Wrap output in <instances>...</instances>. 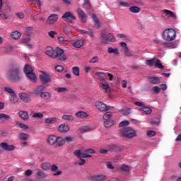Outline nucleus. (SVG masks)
Returning a JSON list of instances; mask_svg holds the SVG:
<instances>
[{
  "label": "nucleus",
  "mask_w": 181,
  "mask_h": 181,
  "mask_svg": "<svg viewBox=\"0 0 181 181\" xmlns=\"http://www.w3.org/2000/svg\"><path fill=\"white\" fill-rule=\"evenodd\" d=\"M6 78L8 81H21L23 78L21 69L18 66H12L6 72Z\"/></svg>",
  "instance_id": "obj_1"
},
{
  "label": "nucleus",
  "mask_w": 181,
  "mask_h": 181,
  "mask_svg": "<svg viewBox=\"0 0 181 181\" xmlns=\"http://www.w3.org/2000/svg\"><path fill=\"white\" fill-rule=\"evenodd\" d=\"M23 71L25 74V76L32 83H36V81H37V76H36V74L33 72V68H32L30 64H25L23 69Z\"/></svg>",
  "instance_id": "obj_2"
},
{
  "label": "nucleus",
  "mask_w": 181,
  "mask_h": 181,
  "mask_svg": "<svg viewBox=\"0 0 181 181\" xmlns=\"http://www.w3.org/2000/svg\"><path fill=\"white\" fill-rule=\"evenodd\" d=\"M176 38V30L173 28H168L163 33V40H167L168 42H172Z\"/></svg>",
  "instance_id": "obj_3"
},
{
  "label": "nucleus",
  "mask_w": 181,
  "mask_h": 181,
  "mask_svg": "<svg viewBox=\"0 0 181 181\" xmlns=\"http://www.w3.org/2000/svg\"><path fill=\"white\" fill-rule=\"evenodd\" d=\"M120 134L122 136L128 138V139H131L132 138L136 136V132L131 127L120 129Z\"/></svg>",
  "instance_id": "obj_4"
},
{
  "label": "nucleus",
  "mask_w": 181,
  "mask_h": 181,
  "mask_svg": "<svg viewBox=\"0 0 181 181\" xmlns=\"http://www.w3.org/2000/svg\"><path fill=\"white\" fill-rule=\"evenodd\" d=\"M55 59L57 62H59L60 63L64 62V60H67V55L64 54V50L63 49L57 47L55 48Z\"/></svg>",
  "instance_id": "obj_5"
},
{
  "label": "nucleus",
  "mask_w": 181,
  "mask_h": 181,
  "mask_svg": "<svg viewBox=\"0 0 181 181\" xmlns=\"http://www.w3.org/2000/svg\"><path fill=\"white\" fill-rule=\"evenodd\" d=\"M39 74V80L41 81L43 86H46L49 84V83H52V76L49 75L46 71H40Z\"/></svg>",
  "instance_id": "obj_6"
},
{
  "label": "nucleus",
  "mask_w": 181,
  "mask_h": 181,
  "mask_svg": "<svg viewBox=\"0 0 181 181\" xmlns=\"http://www.w3.org/2000/svg\"><path fill=\"white\" fill-rule=\"evenodd\" d=\"M95 105L100 112H105V111H108V110H110V106H107L103 102L96 101L95 103Z\"/></svg>",
  "instance_id": "obj_7"
},
{
  "label": "nucleus",
  "mask_w": 181,
  "mask_h": 181,
  "mask_svg": "<svg viewBox=\"0 0 181 181\" xmlns=\"http://www.w3.org/2000/svg\"><path fill=\"white\" fill-rule=\"evenodd\" d=\"M62 19H66V22H69V23H73L76 21V16L71 13V12H66L62 16Z\"/></svg>",
  "instance_id": "obj_8"
},
{
  "label": "nucleus",
  "mask_w": 181,
  "mask_h": 181,
  "mask_svg": "<svg viewBox=\"0 0 181 181\" xmlns=\"http://www.w3.org/2000/svg\"><path fill=\"white\" fill-rule=\"evenodd\" d=\"M78 17L81 21L82 23H86L87 22V15L84 11L81 10V8L77 9Z\"/></svg>",
  "instance_id": "obj_9"
},
{
  "label": "nucleus",
  "mask_w": 181,
  "mask_h": 181,
  "mask_svg": "<svg viewBox=\"0 0 181 181\" xmlns=\"http://www.w3.org/2000/svg\"><path fill=\"white\" fill-rule=\"evenodd\" d=\"M90 179L92 181H103V180H105V179H107V175H105L104 174L91 175V176H90Z\"/></svg>",
  "instance_id": "obj_10"
},
{
  "label": "nucleus",
  "mask_w": 181,
  "mask_h": 181,
  "mask_svg": "<svg viewBox=\"0 0 181 181\" xmlns=\"http://www.w3.org/2000/svg\"><path fill=\"white\" fill-rule=\"evenodd\" d=\"M0 148H1V149H4V151H13V149H15V146L9 145L6 142H1L0 144Z\"/></svg>",
  "instance_id": "obj_11"
},
{
  "label": "nucleus",
  "mask_w": 181,
  "mask_h": 181,
  "mask_svg": "<svg viewBox=\"0 0 181 181\" xmlns=\"http://www.w3.org/2000/svg\"><path fill=\"white\" fill-rule=\"evenodd\" d=\"M57 19H59V17L56 14L49 16L47 20V25H53L55 22H57Z\"/></svg>",
  "instance_id": "obj_12"
},
{
  "label": "nucleus",
  "mask_w": 181,
  "mask_h": 181,
  "mask_svg": "<svg viewBox=\"0 0 181 181\" xmlns=\"http://www.w3.org/2000/svg\"><path fill=\"white\" fill-rule=\"evenodd\" d=\"M64 144H66L64 139H63L62 136H57L54 147L59 148V146H63Z\"/></svg>",
  "instance_id": "obj_13"
},
{
  "label": "nucleus",
  "mask_w": 181,
  "mask_h": 181,
  "mask_svg": "<svg viewBox=\"0 0 181 181\" xmlns=\"http://www.w3.org/2000/svg\"><path fill=\"white\" fill-rule=\"evenodd\" d=\"M58 131L59 132L64 134L68 132V131H70V127H69V124H62L58 127Z\"/></svg>",
  "instance_id": "obj_14"
},
{
  "label": "nucleus",
  "mask_w": 181,
  "mask_h": 181,
  "mask_svg": "<svg viewBox=\"0 0 181 181\" xmlns=\"http://www.w3.org/2000/svg\"><path fill=\"white\" fill-rule=\"evenodd\" d=\"M107 148L109 152H121V151H122V148L118 147V146L115 144L109 145Z\"/></svg>",
  "instance_id": "obj_15"
},
{
  "label": "nucleus",
  "mask_w": 181,
  "mask_h": 181,
  "mask_svg": "<svg viewBox=\"0 0 181 181\" xmlns=\"http://www.w3.org/2000/svg\"><path fill=\"white\" fill-rule=\"evenodd\" d=\"M45 53L47 56H49L51 59H55L56 51H54V49L51 47H47Z\"/></svg>",
  "instance_id": "obj_16"
},
{
  "label": "nucleus",
  "mask_w": 181,
  "mask_h": 181,
  "mask_svg": "<svg viewBox=\"0 0 181 181\" xmlns=\"http://www.w3.org/2000/svg\"><path fill=\"white\" fill-rule=\"evenodd\" d=\"M57 139V136H56V135H51L48 136L47 142L49 144V145L54 146Z\"/></svg>",
  "instance_id": "obj_17"
},
{
  "label": "nucleus",
  "mask_w": 181,
  "mask_h": 181,
  "mask_svg": "<svg viewBox=\"0 0 181 181\" xmlns=\"http://www.w3.org/2000/svg\"><path fill=\"white\" fill-rule=\"evenodd\" d=\"M71 45L74 47H76V49H80V47H83V46H84V40H78L72 42Z\"/></svg>",
  "instance_id": "obj_18"
},
{
  "label": "nucleus",
  "mask_w": 181,
  "mask_h": 181,
  "mask_svg": "<svg viewBox=\"0 0 181 181\" xmlns=\"http://www.w3.org/2000/svg\"><path fill=\"white\" fill-rule=\"evenodd\" d=\"M20 98L24 101V103H30V96L26 93H19Z\"/></svg>",
  "instance_id": "obj_19"
},
{
  "label": "nucleus",
  "mask_w": 181,
  "mask_h": 181,
  "mask_svg": "<svg viewBox=\"0 0 181 181\" xmlns=\"http://www.w3.org/2000/svg\"><path fill=\"white\" fill-rule=\"evenodd\" d=\"M163 15L165 16H168V18H173V19H176V16L173 12L169 11V10H163Z\"/></svg>",
  "instance_id": "obj_20"
},
{
  "label": "nucleus",
  "mask_w": 181,
  "mask_h": 181,
  "mask_svg": "<svg viewBox=\"0 0 181 181\" xmlns=\"http://www.w3.org/2000/svg\"><path fill=\"white\" fill-rule=\"evenodd\" d=\"M139 111H141V112H145V114H146V115H149V114H152V109H151V107H146L145 105L144 106V107L140 108Z\"/></svg>",
  "instance_id": "obj_21"
},
{
  "label": "nucleus",
  "mask_w": 181,
  "mask_h": 181,
  "mask_svg": "<svg viewBox=\"0 0 181 181\" xmlns=\"http://www.w3.org/2000/svg\"><path fill=\"white\" fill-rule=\"evenodd\" d=\"M107 53L109 54L113 53V54H115V56H118L119 54V50L118 49V48L114 49L110 47L107 48Z\"/></svg>",
  "instance_id": "obj_22"
},
{
  "label": "nucleus",
  "mask_w": 181,
  "mask_h": 181,
  "mask_svg": "<svg viewBox=\"0 0 181 181\" xmlns=\"http://www.w3.org/2000/svg\"><path fill=\"white\" fill-rule=\"evenodd\" d=\"M129 11L132 13H138L141 12V8H139L136 6H132L129 8Z\"/></svg>",
  "instance_id": "obj_23"
},
{
  "label": "nucleus",
  "mask_w": 181,
  "mask_h": 181,
  "mask_svg": "<svg viewBox=\"0 0 181 181\" xmlns=\"http://www.w3.org/2000/svg\"><path fill=\"white\" fill-rule=\"evenodd\" d=\"M149 82L151 84H159L160 83V79L156 76L150 77Z\"/></svg>",
  "instance_id": "obj_24"
},
{
  "label": "nucleus",
  "mask_w": 181,
  "mask_h": 181,
  "mask_svg": "<svg viewBox=\"0 0 181 181\" xmlns=\"http://www.w3.org/2000/svg\"><path fill=\"white\" fill-rule=\"evenodd\" d=\"M75 115H76V117H77L78 118H87V117H88V114H87L86 112H83V111L77 112L75 114Z\"/></svg>",
  "instance_id": "obj_25"
},
{
  "label": "nucleus",
  "mask_w": 181,
  "mask_h": 181,
  "mask_svg": "<svg viewBox=\"0 0 181 181\" xmlns=\"http://www.w3.org/2000/svg\"><path fill=\"white\" fill-rule=\"evenodd\" d=\"M4 91L6 93H8V94H11L13 98H15V97H16V93H15V91H13V89L9 87L4 88Z\"/></svg>",
  "instance_id": "obj_26"
},
{
  "label": "nucleus",
  "mask_w": 181,
  "mask_h": 181,
  "mask_svg": "<svg viewBox=\"0 0 181 181\" xmlns=\"http://www.w3.org/2000/svg\"><path fill=\"white\" fill-rule=\"evenodd\" d=\"M41 98H44L45 100H50L52 95L49 92H42L40 93Z\"/></svg>",
  "instance_id": "obj_27"
},
{
  "label": "nucleus",
  "mask_w": 181,
  "mask_h": 181,
  "mask_svg": "<svg viewBox=\"0 0 181 181\" xmlns=\"http://www.w3.org/2000/svg\"><path fill=\"white\" fill-rule=\"evenodd\" d=\"M58 118L57 117H48L45 119V124H54V122H57Z\"/></svg>",
  "instance_id": "obj_28"
},
{
  "label": "nucleus",
  "mask_w": 181,
  "mask_h": 181,
  "mask_svg": "<svg viewBox=\"0 0 181 181\" xmlns=\"http://www.w3.org/2000/svg\"><path fill=\"white\" fill-rule=\"evenodd\" d=\"M51 166L52 165H50V163H47V162H45L41 164V168L43 170H49Z\"/></svg>",
  "instance_id": "obj_29"
},
{
  "label": "nucleus",
  "mask_w": 181,
  "mask_h": 181,
  "mask_svg": "<svg viewBox=\"0 0 181 181\" xmlns=\"http://www.w3.org/2000/svg\"><path fill=\"white\" fill-rule=\"evenodd\" d=\"M161 45L165 47H173V49H175V47H177L176 44H173V42H161Z\"/></svg>",
  "instance_id": "obj_30"
},
{
  "label": "nucleus",
  "mask_w": 181,
  "mask_h": 181,
  "mask_svg": "<svg viewBox=\"0 0 181 181\" xmlns=\"http://www.w3.org/2000/svg\"><path fill=\"white\" fill-rule=\"evenodd\" d=\"M2 0H0V16L1 18H3L4 19H8V16H6V13L5 12L2 11Z\"/></svg>",
  "instance_id": "obj_31"
},
{
  "label": "nucleus",
  "mask_w": 181,
  "mask_h": 181,
  "mask_svg": "<svg viewBox=\"0 0 181 181\" xmlns=\"http://www.w3.org/2000/svg\"><path fill=\"white\" fill-rule=\"evenodd\" d=\"M43 90H45V85H40L37 86V88L35 89V94L41 95L42 93H43Z\"/></svg>",
  "instance_id": "obj_32"
},
{
  "label": "nucleus",
  "mask_w": 181,
  "mask_h": 181,
  "mask_svg": "<svg viewBox=\"0 0 181 181\" xmlns=\"http://www.w3.org/2000/svg\"><path fill=\"white\" fill-rule=\"evenodd\" d=\"M108 42H117V39H115L112 33H109L107 35V43H108Z\"/></svg>",
  "instance_id": "obj_33"
},
{
  "label": "nucleus",
  "mask_w": 181,
  "mask_h": 181,
  "mask_svg": "<svg viewBox=\"0 0 181 181\" xmlns=\"http://www.w3.org/2000/svg\"><path fill=\"white\" fill-rule=\"evenodd\" d=\"M21 33L18 31H14L11 36L13 37V39H15L16 40H18V39H21Z\"/></svg>",
  "instance_id": "obj_34"
},
{
  "label": "nucleus",
  "mask_w": 181,
  "mask_h": 181,
  "mask_svg": "<svg viewBox=\"0 0 181 181\" xmlns=\"http://www.w3.org/2000/svg\"><path fill=\"white\" fill-rule=\"evenodd\" d=\"M154 66L157 67V69H164L163 65H162V63H160V60L159 59H156V61H154Z\"/></svg>",
  "instance_id": "obj_35"
},
{
  "label": "nucleus",
  "mask_w": 181,
  "mask_h": 181,
  "mask_svg": "<svg viewBox=\"0 0 181 181\" xmlns=\"http://www.w3.org/2000/svg\"><path fill=\"white\" fill-rule=\"evenodd\" d=\"M103 124L106 128H111V127H112V125H114V121L113 120H106L104 122Z\"/></svg>",
  "instance_id": "obj_36"
},
{
  "label": "nucleus",
  "mask_w": 181,
  "mask_h": 181,
  "mask_svg": "<svg viewBox=\"0 0 181 181\" xmlns=\"http://www.w3.org/2000/svg\"><path fill=\"white\" fill-rule=\"evenodd\" d=\"M20 139H21V141H28V139L29 138V134H26V133H21L18 135Z\"/></svg>",
  "instance_id": "obj_37"
},
{
  "label": "nucleus",
  "mask_w": 181,
  "mask_h": 181,
  "mask_svg": "<svg viewBox=\"0 0 181 181\" xmlns=\"http://www.w3.org/2000/svg\"><path fill=\"white\" fill-rule=\"evenodd\" d=\"M36 175L37 176H38V177H40L41 179H45L46 177V173H45V172L40 170H38L37 171Z\"/></svg>",
  "instance_id": "obj_38"
},
{
  "label": "nucleus",
  "mask_w": 181,
  "mask_h": 181,
  "mask_svg": "<svg viewBox=\"0 0 181 181\" xmlns=\"http://www.w3.org/2000/svg\"><path fill=\"white\" fill-rule=\"evenodd\" d=\"M30 2H33V4H35L36 8H38V9H40V7L42 6V2L40 0H29Z\"/></svg>",
  "instance_id": "obj_39"
},
{
  "label": "nucleus",
  "mask_w": 181,
  "mask_h": 181,
  "mask_svg": "<svg viewBox=\"0 0 181 181\" xmlns=\"http://www.w3.org/2000/svg\"><path fill=\"white\" fill-rule=\"evenodd\" d=\"M19 115L22 119H28L29 118V115H28V112H23V111H20L19 112Z\"/></svg>",
  "instance_id": "obj_40"
},
{
  "label": "nucleus",
  "mask_w": 181,
  "mask_h": 181,
  "mask_svg": "<svg viewBox=\"0 0 181 181\" xmlns=\"http://www.w3.org/2000/svg\"><path fill=\"white\" fill-rule=\"evenodd\" d=\"M72 73L74 76H80V68L78 66H74L72 68Z\"/></svg>",
  "instance_id": "obj_41"
},
{
  "label": "nucleus",
  "mask_w": 181,
  "mask_h": 181,
  "mask_svg": "<svg viewBox=\"0 0 181 181\" xmlns=\"http://www.w3.org/2000/svg\"><path fill=\"white\" fill-rule=\"evenodd\" d=\"M101 42L100 43L102 45H107V37H105V33H102L100 35Z\"/></svg>",
  "instance_id": "obj_42"
},
{
  "label": "nucleus",
  "mask_w": 181,
  "mask_h": 181,
  "mask_svg": "<svg viewBox=\"0 0 181 181\" xmlns=\"http://www.w3.org/2000/svg\"><path fill=\"white\" fill-rule=\"evenodd\" d=\"M112 117V113L111 112H107L103 115V119H106V121L110 120V118Z\"/></svg>",
  "instance_id": "obj_43"
},
{
  "label": "nucleus",
  "mask_w": 181,
  "mask_h": 181,
  "mask_svg": "<svg viewBox=\"0 0 181 181\" xmlns=\"http://www.w3.org/2000/svg\"><path fill=\"white\" fill-rule=\"evenodd\" d=\"M124 56H126V57H131L134 56V54H132V52L129 51V48L128 47H126V49H124Z\"/></svg>",
  "instance_id": "obj_44"
},
{
  "label": "nucleus",
  "mask_w": 181,
  "mask_h": 181,
  "mask_svg": "<svg viewBox=\"0 0 181 181\" xmlns=\"http://www.w3.org/2000/svg\"><path fill=\"white\" fill-rule=\"evenodd\" d=\"M160 121L159 120V118L155 117L152 119L150 122L151 125H159Z\"/></svg>",
  "instance_id": "obj_45"
},
{
  "label": "nucleus",
  "mask_w": 181,
  "mask_h": 181,
  "mask_svg": "<svg viewBox=\"0 0 181 181\" xmlns=\"http://www.w3.org/2000/svg\"><path fill=\"white\" fill-rule=\"evenodd\" d=\"M101 88L105 91H110V85L107 83H100Z\"/></svg>",
  "instance_id": "obj_46"
},
{
  "label": "nucleus",
  "mask_w": 181,
  "mask_h": 181,
  "mask_svg": "<svg viewBox=\"0 0 181 181\" xmlns=\"http://www.w3.org/2000/svg\"><path fill=\"white\" fill-rule=\"evenodd\" d=\"M62 119H67L68 121H74V117L73 115H64Z\"/></svg>",
  "instance_id": "obj_47"
},
{
  "label": "nucleus",
  "mask_w": 181,
  "mask_h": 181,
  "mask_svg": "<svg viewBox=\"0 0 181 181\" xmlns=\"http://www.w3.org/2000/svg\"><path fill=\"white\" fill-rule=\"evenodd\" d=\"M81 33H86L90 37H94V33L93 31H87L86 30H81Z\"/></svg>",
  "instance_id": "obj_48"
},
{
  "label": "nucleus",
  "mask_w": 181,
  "mask_h": 181,
  "mask_svg": "<svg viewBox=\"0 0 181 181\" xmlns=\"http://www.w3.org/2000/svg\"><path fill=\"white\" fill-rule=\"evenodd\" d=\"M0 119H6V121H8V119H11V117L8 115L0 113Z\"/></svg>",
  "instance_id": "obj_49"
},
{
  "label": "nucleus",
  "mask_w": 181,
  "mask_h": 181,
  "mask_svg": "<svg viewBox=\"0 0 181 181\" xmlns=\"http://www.w3.org/2000/svg\"><path fill=\"white\" fill-rule=\"evenodd\" d=\"M44 115L41 112H35L33 115V118H38L40 119V118H43Z\"/></svg>",
  "instance_id": "obj_50"
},
{
  "label": "nucleus",
  "mask_w": 181,
  "mask_h": 181,
  "mask_svg": "<svg viewBox=\"0 0 181 181\" xmlns=\"http://www.w3.org/2000/svg\"><path fill=\"white\" fill-rule=\"evenodd\" d=\"M93 19H95V22L97 23L98 27L100 28L101 26V23H100V20L97 18V16L95 14H92Z\"/></svg>",
  "instance_id": "obj_51"
},
{
  "label": "nucleus",
  "mask_w": 181,
  "mask_h": 181,
  "mask_svg": "<svg viewBox=\"0 0 181 181\" xmlns=\"http://www.w3.org/2000/svg\"><path fill=\"white\" fill-rule=\"evenodd\" d=\"M91 129V127L90 126H83L81 128V132H88Z\"/></svg>",
  "instance_id": "obj_52"
},
{
  "label": "nucleus",
  "mask_w": 181,
  "mask_h": 181,
  "mask_svg": "<svg viewBox=\"0 0 181 181\" xmlns=\"http://www.w3.org/2000/svg\"><path fill=\"white\" fill-rule=\"evenodd\" d=\"M155 60L156 59L153 58L152 59H148L146 61V66H152L153 64H155Z\"/></svg>",
  "instance_id": "obj_53"
},
{
  "label": "nucleus",
  "mask_w": 181,
  "mask_h": 181,
  "mask_svg": "<svg viewBox=\"0 0 181 181\" xmlns=\"http://www.w3.org/2000/svg\"><path fill=\"white\" fill-rule=\"evenodd\" d=\"M129 124V121L128 120H125V121H123V122H121L119 124V127H128V124Z\"/></svg>",
  "instance_id": "obj_54"
},
{
  "label": "nucleus",
  "mask_w": 181,
  "mask_h": 181,
  "mask_svg": "<svg viewBox=\"0 0 181 181\" xmlns=\"http://www.w3.org/2000/svg\"><path fill=\"white\" fill-rule=\"evenodd\" d=\"M84 8H86V9H90L91 8V4H90V0H85V4H83Z\"/></svg>",
  "instance_id": "obj_55"
},
{
  "label": "nucleus",
  "mask_w": 181,
  "mask_h": 181,
  "mask_svg": "<svg viewBox=\"0 0 181 181\" xmlns=\"http://www.w3.org/2000/svg\"><path fill=\"white\" fill-rule=\"evenodd\" d=\"M55 90L57 91V93H64V91H68V89L66 88L58 87Z\"/></svg>",
  "instance_id": "obj_56"
},
{
  "label": "nucleus",
  "mask_w": 181,
  "mask_h": 181,
  "mask_svg": "<svg viewBox=\"0 0 181 181\" xmlns=\"http://www.w3.org/2000/svg\"><path fill=\"white\" fill-rule=\"evenodd\" d=\"M118 5H119V6H124L125 8H128V6H129V4L125 1H118Z\"/></svg>",
  "instance_id": "obj_57"
},
{
  "label": "nucleus",
  "mask_w": 181,
  "mask_h": 181,
  "mask_svg": "<svg viewBox=\"0 0 181 181\" xmlns=\"http://www.w3.org/2000/svg\"><path fill=\"white\" fill-rule=\"evenodd\" d=\"M100 62V58L98 57L95 56L93 57L90 61L89 63H98Z\"/></svg>",
  "instance_id": "obj_58"
},
{
  "label": "nucleus",
  "mask_w": 181,
  "mask_h": 181,
  "mask_svg": "<svg viewBox=\"0 0 181 181\" xmlns=\"http://www.w3.org/2000/svg\"><path fill=\"white\" fill-rule=\"evenodd\" d=\"M91 156H92L90 154L86 153V151L81 153V158H91Z\"/></svg>",
  "instance_id": "obj_59"
},
{
  "label": "nucleus",
  "mask_w": 181,
  "mask_h": 181,
  "mask_svg": "<svg viewBox=\"0 0 181 181\" xmlns=\"http://www.w3.org/2000/svg\"><path fill=\"white\" fill-rule=\"evenodd\" d=\"M74 155H75V156H77L78 159H81V151L76 150L75 151H74Z\"/></svg>",
  "instance_id": "obj_60"
},
{
  "label": "nucleus",
  "mask_w": 181,
  "mask_h": 181,
  "mask_svg": "<svg viewBox=\"0 0 181 181\" xmlns=\"http://www.w3.org/2000/svg\"><path fill=\"white\" fill-rule=\"evenodd\" d=\"M58 40L60 43H63V44H66V42H67V40H66V37L63 36L58 37Z\"/></svg>",
  "instance_id": "obj_61"
},
{
  "label": "nucleus",
  "mask_w": 181,
  "mask_h": 181,
  "mask_svg": "<svg viewBox=\"0 0 181 181\" xmlns=\"http://www.w3.org/2000/svg\"><path fill=\"white\" fill-rule=\"evenodd\" d=\"M152 90L156 94H158V93H160V88H159L158 86L153 87Z\"/></svg>",
  "instance_id": "obj_62"
},
{
  "label": "nucleus",
  "mask_w": 181,
  "mask_h": 181,
  "mask_svg": "<svg viewBox=\"0 0 181 181\" xmlns=\"http://www.w3.org/2000/svg\"><path fill=\"white\" fill-rule=\"evenodd\" d=\"M63 30L65 35H66V36H70V35H71V30H70V29L67 28H64Z\"/></svg>",
  "instance_id": "obj_63"
},
{
  "label": "nucleus",
  "mask_w": 181,
  "mask_h": 181,
  "mask_svg": "<svg viewBox=\"0 0 181 181\" xmlns=\"http://www.w3.org/2000/svg\"><path fill=\"white\" fill-rule=\"evenodd\" d=\"M51 169V172H56V170H59V166L56 165V164H53L52 165H51L50 168Z\"/></svg>",
  "instance_id": "obj_64"
}]
</instances>
